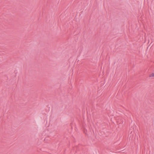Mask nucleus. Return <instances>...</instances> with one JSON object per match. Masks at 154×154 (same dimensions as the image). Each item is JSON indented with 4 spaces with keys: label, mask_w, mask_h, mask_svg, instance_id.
<instances>
[{
    "label": "nucleus",
    "mask_w": 154,
    "mask_h": 154,
    "mask_svg": "<svg viewBox=\"0 0 154 154\" xmlns=\"http://www.w3.org/2000/svg\"><path fill=\"white\" fill-rule=\"evenodd\" d=\"M149 77L150 78L154 77V71L149 74Z\"/></svg>",
    "instance_id": "f257e3e1"
}]
</instances>
